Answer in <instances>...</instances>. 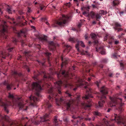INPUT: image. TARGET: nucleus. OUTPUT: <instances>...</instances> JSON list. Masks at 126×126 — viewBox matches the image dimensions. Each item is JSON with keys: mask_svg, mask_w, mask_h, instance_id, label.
Segmentation results:
<instances>
[{"mask_svg": "<svg viewBox=\"0 0 126 126\" xmlns=\"http://www.w3.org/2000/svg\"><path fill=\"white\" fill-rule=\"evenodd\" d=\"M71 103L69 102L66 103V106L67 109H68L70 107Z\"/></svg>", "mask_w": 126, "mask_h": 126, "instance_id": "obj_27", "label": "nucleus"}, {"mask_svg": "<svg viewBox=\"0 0 126 126\" xmlns=\"http://www.w3.org/2000/svg\"><path fill=\"white\" fill-rule=\"evenodd\" d=\"M18 107L19 108V110H21L22 109V108L24 107L23 104L22 103H20L18 104Z\"/></svg>", "mask_w": 126, "mask_h": 126, "instance_id": "obj_19", "label": "nucleus"}, {"mask_svg": "<svg viewBox=\"0 0 126 126\" xmlns=\"http://www.w3.org/2000/svg\"><path fill=\"white\" fill-rule=\"evenodd\" d=\"M100 92L102 94V95L100 97L101 101L98 102V106H96V108L101 107L103 106L105 102L104 100H102V99L106 98V97L104 95L107 94L108 89L105 86H103L101 88Z\"/></svg>", "mask_w": 126, "mask_h": 126, "instance_id": "obj_1", "label": "nucleus"}, {"mask_svg": "<svg viewBox=\"0 0 126 126\" xmlns=\"http://www.w3.org/2000/svg\"><path fill=\"white\" fill-rule=\"evenodd\" d=\"M103 122L106 125H107L108 124V121L107 120H106L105 119H103Z\"/></svg>", "mask_w": 126, "mask_h": 126, "instance_id": "obj_34", "label": "nucleus"}, {"mask_svg": "<svg viewBox=\"0 0 126 126\" xmlns=\"http://www.w3.org/2000/svg\"><path fill=\"white\" fill-rule=\"evenodd\" d=\"M92 23L93 24H95L96 23V22L95 21H93V22H92Z\"/></svg>", "mask_w": 126, "mask_h": 126, "instance_id": "obj_58", "label": "nucleus"}, {"mask_svg": "<svg viewBox=\"0 0 126 126\" xmlns=\"http://www.w3.org/2000/svg\"><path fill=\"white\" fill-rule=\"evenodd\" d=\"M59 102L62 103H64V99L63 97H62L61 98Z\"/></svg>", "mask_w": 126, "mask_h": 126, "instance_id": "obj_35", "label": "nucleus"}, {"mask_svg": "<svg viewBox=\"0 0 126 126\" xmlns=\"http://www.w3.org/2000/svg\"><path fill=\"white\" fill-rule=\"evenodd\" d=\"M6 56V54L5 53H3V52L0 53V56H2V57L3 58H5Z\"/></svg>", "mask_w": 126, "mask_h": 126, "instance_id": "obj_23", "label": "nucleus"}, {"mask_svg": "<svg viewBox=\"0 0 126 126\" xmlns=\"http://www.w3.org/2000/svg\"><path fill=\"white\" fill-rule=\"evenodd\" d=\"M90 9V6H87L85 7H83L81 8V9L82 10H86L88 12L89 11Z\"/></svg>", "mask_w": 126, "mask_h": 126, "instance_id": "obj_14", "label": "nucleus"}, {"mask_svg": "<svg viewBox=\"0 0 126 126\" xmlns=\"http://www.w3.org/2000/svg\"><path fill=\"white\" fill-rule=\"evenodd\" d=\"M100 13L102 14L105 15L107 13V12L106 11H104L103 10H102L100 11Z\"/></svg>", "mask_w": 126, "mask_h": 126, "instance_id": "obj_26", "label": "nucleus"}, {"mask_svg": "<svg viewBox=\"0 0 126 126\" xmlns=\"http://www.w3.org/2000/svg\"><path fill=\"white\" fill-rule=\"evenodd\" d=\"M92 6L93 8H96V6L94 4H92Z\"/></svg>", "mask_w": 126, "mask_h": 126, "instance_id": "obj_55", "label": "nucleus"}, {"mask_svg": "<svg viewBox=\"0 0 126 126\" xmlns=\"http://www.w3.org/2000/svg\"><path fill=\"white\" fill-rule=\"evenodd\" d=\"M66 94H68V95L69 96H71V95L68 93V91H67L66 92Z\"/></svg>", "mask_w": 126, "mask_h": 126, "instance_id": "obj_47", "label": "nucleus"}, {"mask_svg": "<svg viewBox=\"0 0 126 126\" xmlns=\"http://www.w3.org/2000/svg\"><path fill=\"white\" fill-rule=\"evenodd\" d=\"M65 63L66 64L67 63L66 62H63V64H62V65H61V67H63V65L64 64V63Z\"/></svg>", "mask_w": 126, "mask_h": 126, "instance_id": "obj_52", "label": "nucleus"}, {"mask_svg": "<svg viewBox=\"0 0 126 126\" xmlns=\"http://www.w3.org/2000/svg\"><path fill=\"white\" fill-rule=\"evenodd\" d=\"M91 106V105L90 104L89 105H86L85 107V109L86 110V108L87 107H90Z\"/></svg>", "mask_w": 126, "mask_h": 126, "instance_id": "obj_38", "label": "nucleus"}, {"mask_svg": "<svg viewBox=\"0 0 126 126\" xmlns=\"http://www.w3.org/2000/svg\"><path fill=\"white\" fill-rule=\"evenodd\" d=\"M46 86L48 88H50V90L48 91V93H51L52 92V90L53 89V87H52L51 83H48L47 84Z\"/></svg>", "mask_w": 126, "mask_h": 126, "instance_id": "obj_13", "label": "nucleus"}, {"mask_svg": "<svg viewBox=\"0 0 126 126\" xmlns=\"http://www.w3.org/2000/svg\"><path fill=\"white\" fill-rule=\"evenodd\" d=\"M57 120V117L55 116V118L54 119V122L55 123L56 122V121Z\"/></svg>", "mask_w": 126, "mask_h": 126, "instance_id": "obj_43", "label": "nucleus"}, {"mask_svg": "<svg viewBox=\"0 0 126 126\" xmlns=\"http://www.w3.org/2000/svg\"><path fill=\"white\" fill-rule=\"evenodd\" d=\"M28 123H27L25 125V126H30L28 124Z\"/></svg>", "mask_w": 126, "mask_h": 126, "instance_id": "obj_60", "label": "nucleus"}, {"mask_svg": "<svg viewBox=\"0 0 126 126\" xmlns=\"http://www.w3.org/2000/svg\"><path fill=\"white\" fill-rule=\"evenodd\" d=\"M111 110V109H109L107 110V112H109Z\"/></svg>", "mask_w": 126, "mask_h": 126, "instance_id": "obj_61", "label": "nucleus"}, {"mask_svg": "<svg viewBox=\"0 0 126 126\" xmlns=\"http://www.w3.org/2000/svg\"><path fill=\"white\" fill-rule=\"evenodd\" d=\"M44 6H40V10H43V8H44Z\"/></svg>", "mask_w": 126, "mask_h": 126, "instance_id": "obj_49", "label": "nucleus"}, {"mask_svg": "<svg viewBox=\"0 0 126 126\" xmlns=\"http://www.w3.org/2000/svg\"><path fill=\"white\" fill-rule=\"evenodd\" d=\"M124 93L125 94H126V90H125L124 92Z\"/></svg>", "mask_w": 126, "mask_h": 126, "instance_id": "obj_63", "label": "nucleus"}, {"mask_svg": "<svg viewBox=\"0 0 126 126\" xmlns=\"http://www.w3.org/2000/svg\"><path fill=\"white\" fill-rule=\"evenodd\" d=\"M0 105L3 107L4 108V110L8 113L9 112V111L6 108L8 106V105L6 104L3 102L2 101V99L1 98H0Z\"/></svg>", "mask_w": 126, "mask_h": 126, "instance_id": "obj_8", "label": "nucleus"}, {"mask_svg": "<svg viewBox=\"0 0 126 126\" xmlns=\"http://www.w3.org/2000/svg\"><path fill=\"white\" fill-rule=\"evenodd\" d=\"M91 35L92 38L94 39H95L96 37H97V36L95 34L93 33L91 34Z\"/></svg>", "mask_w": 126, "mask_h": 126, "instance_id": "obj_22", "label": "nucleus"}, {"mask_svg": "<svg viewBox=\"0 0 126 126\" xmlns=\"http://www.w3.org/2000/svg\"><path fill=\"white\" fill-rule=\"evenodd\" d=\"M10 46V45H8V46H7V49L9 51H12V50L13 49V48H9Z\"/></svg>", "mask_w": 126, "mask_h": 126, "instance_id": "obj_28", "label": "nucleus"}, {"mask_svg": "<svg viewBox=\"0 0 126 126\" xmlns=\"http://www.w3.org/2000/svg\"><path fill=\"white\" fill-rule=\"evenodd\" d=\"M23 31H21L20 32H18L17 34L18 36H20L21 35H22V34H23Z\"/></svg>", "mask_w": 126, "mask_h": 126, "instance_id": "obj_31", "label": "nucleus"}, {"mask_svg": "<svg viewBox=\"0 0 126 126\" xmlns=\"http://www.w3.org/2000/svg\"><path fill=\"white\" fill-rule=\"evenodd\" d=\"M42 40L43 41H47V39L46 38H42Z\"/></svg>", "mask_w": 126, "mask_h": 126, "instance_id": "obj_51", "label": "nucleus"}, {"mask_svg": "<svg viewBox=\"0 0 126 126\" xmlns=\"http://www.w3.org/2000/svg\"><path fill=\"white\" fill-rule=\"evenodd\" d=\"M9 117L8 116L6 115H5L4 116V117H3L0 114V119H5V120H8V119H9Z\"/></svg>", "mask_w": 126, "mask_h": 126, "instance_id": "obj_18", "label": "nucleus"}, {"mask_svg": "<svg viewBox=\"0 0 126 126\" xmlns=\"http://www.w3.org/2000/svg\"><path fill=\"white\" fill-rule=\"evenodd\" d=\"M55 100H56V104H57V105L58 106H59L60 105L58 103V100L56 98Z\"/></svg>", "mask_w": 126, "mask_h": 126, "instance_id": "obj_44", "label": "nucleus"}, {"mask_svg": "<svg viewBox=\"0 0 126 126\" xmlns=\"http://www.w3.org/2000/svg\"><path fill=\"white\" fill-rule=\"evenodd\" d=\"M12 86V84H8L7 85V88L8 90H11V87Z\"/></svg>", "mask_w": 126, "mask_h": 126, "instance_id": "obj_20", "label": "nucleus"}, {"mask_svg": "<svg viewBox=\"0 0 126 126\" xmlns=\"http://www.w3.org/2000/svg\"><path fill=\"white\" fill-rule=\"evenodd\" d=\"M83 15H86L88 16H90L92 18H94L95 15V13L93 11H91L90 13L89 14L88 12H87L85 11H84L83 12Z\"/></svg>", "mask_w": 126, "mask_h": 126, "instance_id": "obj_9", "label": "nucleus"}, {"mask_svg": "<svg viewBox=\"0 0 126 126\" xmlns=\"http://www.w3.org/2000/svg\"><path fill=\"white\" fill-rule=\"evenodd\" d=\"M8 97L9 98L13 99L14 98V96L13 94H11L10 93H9V94Z\"/></svg>", "mask_w": 126, "mask_h": 126, "instance_id": "obj_32", "label": "nucleus"}, {"mask_svg": "<svg viewBox=\"0 0 126 126\" xmlns=\"http://www.w3.org/2000/svg\"><path fill=\"white\" fill-rule=\"evenodd\" d=\"M115 44H117L119 43V42L118 41L116 40L115 41Z\"/></svg>", "mask_w": 126, "mask_h": 126, "instance_id": "obj_48", "label": "nucleus"}, {"mask_svg": "<svg viewBox=\"0 0 126 126\" xmlns=\"http://www.w3.org/2000/svg\"><path fill=\"white\" fill-rule=\"evenodd\" d=\"M87 34H86L85 36V39L87 40Z\"/></svg>", "mask_w": 126, "mask_h": 126, "instance_id": "obj_53", "label": "nucleus"}, {"mask_svg": "<svg viewBox=\"0 0 126 126\" xmlns=\"http://www.w3.org/2000/svg\"><path fill=\"white\" fill-rule=\"evenodd\" d=\"M71 3L70 2H69L68 3H67L65 4V5L68 7H69L71 5Z\"/></svg>", "mask_w": 126, "mask_h": 126, "instance_id": "obj_37", "label": "nucleus"}, {"mask_svg": "<svg viewBox=\"0 0 126 126\" xmlns=\"http://www.w3.org/2000/svg\"><path fill=\"white\" fill-rule=\"evenodd\" d=\"M77 43L75 47L78 51L79 52L80 51L79 48V44H80L81 46L83 47H84L85 46L83 42L82 41H77Z\"/></svg>", "mask_w": 126, "mask_h": 126, "instance_id": "obj_7", "label": "nucleus"}, {"mask_svg": "<svg viewBox=\"0 0 126 126\" xmlns=\"http://www.w3.org/2000/svg\"><path fill=\"white\" fill-rule=\"evenodd\" d=\"M65 71H63L62 72V74L63 75H64V76L65 77H66L68 76V74L67 73H66L65 74Z\"/></svg>", "mask_w": 126, "mask_h": 126, "instance_id": "obj_25", "label": "nucleus"}, {"mask_svg": "<svg viewBox=\"0 0 126 126\" xmlns=\"http://www.w3.org/2000/svg\"><path fill=\"white\" fill-rule=\"evenodd\" d=\"M72 86V85L70 84H69L68 83H67L65 85V87H70V88H71V86Z\"/></svg>", "mask_w": 126, "mask_h": 126, "instance_id": "obj_24", "label": "nucleus"}, {"mask_svg": "<svg viewBox=\"0 0 126 126\" xmlns=\"http://www.w3.org/2000/svg\"><path fill=\"white\" fill-rule=\"evenodd\" d=\"M95 17L97 19H99L101 17V16H100L99 14H97L95 15Z\"/></svg>", "mask_w": 126, "mask_h": 126, "instance_id": "obj_36", "label": "nucleus"}, {"mask_svg": "<svg viewBox=\"0 0 126 126\" xmlns=\"http://www.w3.org/2000/svg\"><path fill=\"white\" fill-rule=\"evenodd\" d=\"M31 11V8H28V12L29 13Z\"/></svg>", "mask_w": 126, "mask_h": 126, "instance_id": "obj_45", "label": "nucleus"}, {"mask_svg": "<svg viewBox=\"0 0 126 126\" xmlns=\"http://www.w3.org/2000/svg\"><path fill=\"white\" fill-rule=\"evenodd\" d=\"M113 57L114 58H117V56L115 54H114L113 55Z\"/></svg>", "mask_w": 126, "mask_h": 126, "instance_id": "obj_42", "label": "nucleus"}, {"mask_svg": "<svg viewBox=\"0 0 126 126\" xmlns=\"http://www.w3.org/2000/svg\"><path fill=\"white\" fill-rule=\"evenodd\" d=\"M40 82H33L32 85V87L33 89H35L36 94L37 96H39L40 92L42 90L40 85Z\"/></svg>", "mask_w": 126, "mask_h": 126, "instance_id": "obj_3", "label": "nucleus"}, {"mask_svg": "<svg viewBox=\"0 0 126 126\" xmlns=\"http://www.w3.org/2000/svg\"><path fill=\"white\" fill-rule=\"evenodd\" d=\"M110 99L111 100V102L109 103L110 106L112 107L115 106L116 105L118 104L119 101L117 99H118V98L116 96L110 97Z\"/></svg>", "mask_w": 126, "mask_h": 126, "instance_id": "obj_6", "label": "nucleus"}, {"mask_svg": "<svg viewBox=\"0 0 126 126\" xmlns=\"http://www.w3.org/2000/svg\"><path fill=\"white\" fill-rule=\"evenodd\" d=\"M115 25L116 27H121L120 24L117 22H116L115 24Z\"/></svg>", "mask_w": 126, "mask_h": 126, "instance_id": "obj_30", "label": "nucleus"}, {"mask_svg": "<svg viewBox=\"0 0 126 126\" xmlns=\"http://www.w3.org/2000/svg\"><path fill=\"white\" fill-rule=\"evenodd\" d=\"M46 54L48 56L49 55L51 54L49 53H46Z\"/></svg>", "mask_w": 126, "mask_h": 126, "instance_id": "obj_56", "label": "nucleus"}, {"mask_svg": "<svg viewBox=\"0 0 126 126\" xmlns=\"http://www.w3.org/2000/svg\"><path fill=\"white\" fill-rule=\"evenodd\" d=\"M69 18V17L68 16L63 15L59 20L57 21L56 23L59 25L62 26L67 23Z\"/></svg>", "mask_w": 126, "mask_h": 126, "instance_id": "obj_4", "label": "nucleus"}, {"mask_svg": "<svg viewBox=\"0 0 126 126\" xmlns=\"http://www.w3.org/2000/svg\"><path fill=\"white\" fill-rule=\"evenodd\" d=\"M91 92L90 90L89 89V91L88 93L87 92H86V95L85 96H83L82 97L83 99H87L89 98V97H93L92 95H91L90 94V93Z\"/></svg>", "mask_w": 126, "mask_h": 126, "instance_id": "obj_12", "label": "nucleus"}, {"mask_svg": "<svg viewBox=\"0 0 126 126\" xmlns=\"http://www.w3.org/2000/svg\"><path fill=\"white\" fill-rule=\"evenodd\" d=\"M69 41L72 43H74L75 41H77V39L75 38L70 37L69 39Z\"/></svg>", "mask_w": 126, "mask_h": 126, "instance_id": "obj_15", "label": "nucleus"}, {"mask_svg": "<svg viewBox=\"0 0 126 126\" xmlns=\"http://www.w3.org/2000/svg\"><path fill=\"white\" fill-rule=\"evenodd\" d=\"M47 105L48 107L49 108L51 107V105L49 102L47 103Z\"/></svg>", "mask_w": 126, "mask_h": 126, "instance_id": "obj_39", "label": "nucleus"}, {"mask_svg": "<svg viewBox=\"0 0 126 126\" xmlns=\"http://www.w3.org/2000/svg\"><path fill=\"white\" fill-rule=\"evenodd\" d=\"M112 5L114 6L118 4L119 3V2L117 0H115L113 1L112 2Z\"/></svg>", "mask_w": 126, "mask_h": 126, "instance_id": "obj_17", "label": "nucleus"}, {"mask_svg": "<svg viewBox=\"0 0 126 126\" xmlns=\"http://www.w3.org/2000/svg\"><path fill=\"white\" fill-rule=\"evenodd\" d=\"M109 35H107L104 38V40H107V37H109Z\"/></svg>", "mask_w": 126, "mask_h": 126, "instance_id": "obj_46", "label": "nucleus"}, {"mask_svg": "<svg viewBox=\"0 0 126 126\" xmlns=\"http://www.w3.org/2000/svg\"><path fill=\"white\" fill-rule=\"evenodd\" d=\"M96 85H97V86L98 87L99 86V84L98 82L97 81H96Z\"/></svg>", "mask_w": 126, "mask_h": 126, "instance_id": "obj_59", "label": "nucleus"}, {"mask_svg": "<svg viewBox=\"0 0 126 126\" xmlns=\"http://www.w3.org/2000/svg\"><path fill=\"white\" fill-rule=\"evenodd\" d=\"M87 83V82H83L82 83H81V85H83L84 84L86 85Z\"/></svg>", "mask_w": 126, "mask_h": 126, "instance_id": "obj_40", "label": "nucleus"}, {"mask_svg": "<svg viewBox=\"0 0 126 126\" xmlns=\"http://www.w3.org/2000/svg\"><path fill=\"white\" fill-rule=\"evenodd\" d=\"M94 114L95 115H98L99 116H101V114L97 111L95 112Z\"/></svg>", "mask_w": 126, "mask_h": 126, "instance_id": "obj_29", "label": "nucleus"}, {"mask_svg": "<svg viewBox=\"0 0 126 126\" xmlns=\"http://www.w3.org/2000/svg\"><path fill=\"white\" fill-rule=\"evenodd\" d=\"M101 53L102 54L104 55L105 54V52L104 50L102 51L101 52Z\"/></svg>", "mask_w": 126, "mask_h": 126, "instance_id": "obj_41", "label": "nucleus"}, {"mask_svg": "<svg viewBox=\"0 0 126 126\" xmlns=\"http://www.w3.org/2000/svg\"><path fill=\"white\" fill-rule=\"evenodd\" d=\"M27 21H26L24 23H23L22 24V25H26L27 24L26 23Z\"/></svg>", "mask_w": 126, "mask_h": 126, "instance_id": "obj_57", "label": "nucleus"}, {"mask_svg": "<svg viewBox=\"0 0 126 126\" xmlns=\"http://www.w3.org/2000/svg\"><path fill=\"white\" fill-rule=\"evenodd\" d=\"M114 119H111L112 121L115 120L118 124L122 123L123 124H126V121H125V119L120 116L116 114H114Z\"/></svg>", "mask_w": 126, "mask_h": 126, "instance_id": "obj_5", "label": "nucleus"}, {"mask_svg": "<svg viewBox=\"0 0 126 126\" xmlns=\"http://www.w3.org/2000/svg\"><path fill=\"white\" fill-rule=\"evenodd\" d=\"M74 1H76L77 2H79L78 0H74Z\"/></svg>", "mask_w": 126, "mask_h": 126, "instance_id": "obj_62", "label": "nucleus"}, {"mask_svg": "<svg viewBox=\"0 0 126 126\" xmlns=\"http://www.w3.org/2000/svg\"><path fill=\"white\" fill-rule=\"evenodd\" d=\"M49 117V114H46L44 115L43 117H41V119L42 122H44L47 120H48L47 119Z\"/></svg>", "mask_w": 126, "mask_h": 126, "instance_id": "obj_10", "label": "nucleus"}, {"mask_svg": "<svg viewBox=\"0 0 126 126\" xmlns=\"http://www.w3.org/2000/svg\"><path fill=\"white\" fill-rule=\"evenodd\" d=\"M53 96H52V97H51V96L50 95H49L48 97V98L50 100L51 98H53Z\"/></svg>", "mask_w": 126, "mask_h": 126, "instance_id": "obj_54", "label": "nucleus"}, {"mask_svg": "<svg viewBox=\"0 0 126 126\" xmlns=\"http://www.w3.org/2000/svg\"><path fill=\"white\" fill-rule=\"evenodd\" d=\"M44 78H47V76H46V75H45L44 76Z\"/></svg>", "mask_w": 126, "mask_h": 126, "instance_id": "obj_64", "label": "nucleus"}, {"mask_svg": "<svg viewBox=\"0 0 126 126\" xmlns=\"http://www.w3.org/2000/svg\"><path fill=\"white\" fill-rule=\"evenodd\" d=\"M7 11L9 14H11L12 13V9L11 8H7Z\"/></svg>", "mask_w": 126, "mask_h": 126, "instance_id": "obj_21", "label": "nucleus"}, {"mask_svg": "<svg viewBox=\"0 0 126 126\" xmlns=\"http://www.w3.org/2000/svg\"><path fill=\"white\" fill-rule=\"evenodd\" d=\"M29 98L31 100H33L34 102L36 101H38V99L34 96L32 97V96L31 95L29 97Z\"/></svg>", "mask_w": 126, "mask_h": 126, "instance_id": "obj_16", "label": "nucleus"}, {"mask_svg": "<svg viewBox=\"0 0 126 126\" xmlns=\"http://www.w3.org/2000/svg\"><path fill=\"white\" fill-rule=\"evenodd\" d=\"M62 83V82L61 81H59L55 83V87L58 89L60 88L61 86Z\"/></svg>", "mask_w": 126, "mask_h": 126, "instance_id": "obj_11", "label": "nucleus"}, {"mask_svg": "<svg viewBox=\"0 0 126 126\" xmlns=\"http://www.w3.org/2000/svg\"><path fill=\"white\" fill-rule=\"evenodd\" d=\"M49 44L50 45H51V46H54V44L53 42L52 41H49Z\"/></svg>", "mask_w": 126, "mask_h": 126, "instance_id": "obj_33", "label": "nucleus"}, {"mask_svg": "<svg viewBox=\"0 0 126 126\" xmlns=\"http://www.w3.org/2000/svg\"><path fill=\"white\" fill-rule=\"evenodd\" d=\"M7 27L5 22L2 21L1 24L0 25V35L3 36L5 39L7 38Z\"/></svg>", "mask_w": 126, "mask_h": 126, "instance_id": "obj_2", "label": "nucleus"}, {"mask_svg": "<svg viewBox=\"0 0 126 126\" xmlns=\"http://www.w3.org/2000/svg\"><path fill=\"white\" fill-rule=\"evenodd\" d=\"M120 66L121 67H122V68H123V64L122 63H120Z\"/></svg>", "mask_w": 126, "mask_h": 126, "instance_id": "obj_50", "label": "nucleus"}]
</instances>
